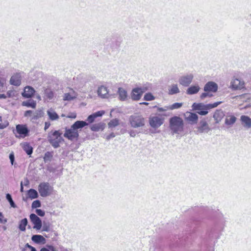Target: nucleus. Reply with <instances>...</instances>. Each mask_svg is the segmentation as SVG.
Returning a JSON list of instances; mask_svg holds the SVG:
<instances>
[{
  "label": "nucleus",
  "mask_w": 251,
  "mask_h": 251,
  "mask_svg": "<svg viewBox=\"0 0 251 251\" xmlns=\"http://www.w3.org/2000/svg\"><path fill=\"white\" fill-rule=\"evenodd\" d=\"M87 125L85 121H77L70 128L66 129L64 136L71 141L77 140L79 136L78 129Z\"/></svg>",
  "instance_id": "nucleus-1"
},
{
  "label": "nucleus",
  "mask_w": 251,
  "mask_h": 251,
  "mask_svg": "<svg viewBox=\"0 0 251 251\" xmlns=\"http://www.w3.org/2000/svg\"><path fill=\"white\" fill-rule=\"evenodd\" d=\"M170 128L173 134H179L183 131L184 122L182 118L174 116L169 121Z\"/></svg>",
  "instance_id": "nucleus-2"
},
{
  "label": "nucleus",
  "mask_w": 251,
  "mask_h": 251,
  "mask_svg": "<svg viewBox=\"0 0 251 251\" xmlns=\"http://www.w3.org/2000/svg\"><path fill=\"white\" fill-rule=\"evenodd\" d=\"M222 103L221 101L204 104L202 103H194L192 106L194 110H198V113L201 115H205L208 113V110L216 107Z\"/></svg>",
  "instance_id": "nucleus-3"
},
{
  "label": "nucleus",
  "mask_w": 251,
  "mask_h": 251,
  "mask_svg": "<svg viewBox=\"0 0 251 251\" xmlns=\"http://www.w3.org/2000/svg\"><path fill=\"white\" fill-rule=\"evenodd\" d=\"M48 141L54 148L59 147V144L63 141L61 133L59 131L50 132L48 134Z\"/></svg>",
  "instance_id": "nucleus-4"
},
{
  "label": "nucleus",
  "mask_w": 251,
  "mask_h": 251,
  "mask_svg": "<svg viewBox=\"0 0 251 251\" xmlns=\"http://www.w3.org/2000/svg\"><path fill=\"white\" fill-rule=\"evenodd\" d=\"M129 122L131 127L138 128L143 127L145 125V119L140 114L135 113L129 118Z\"/></svg>",
  "instance_id": "nucleus-5"
},
{
  "label": "nucleus",
  "mask_w": 251,
  "mask_h": 251,
  "mask_svg": "<svg viewBox=\"0 0 251 251\" xmlns=\"http://www.w3.org/2000/svg\"><path fill=\"white\" fill-rule=\"evenodd\" d=\"M38 190L41 197H46L52 194L53 188L48 182H43L38 185Z\"/></svg>",
  "instance_id": "nucleus-6"
},
{
  "label": "nucleus",
  "mask_w": 251,
  "mask_h": 251,
  "mask_svg": "<svg viewBox=\"0 0 251 251\" xmlns=\"http://www.w3.org/2000/svg\"><path fill=\"white\" fill-rule=\"evenodd\" d=\"M150 126L154 129H157L164 122V118L157 116H151L149 119Z\"/></svg>",
  "instance_id": "nucleus-7"
},
{
  "label": "nucleus",
  "mask_w": 251,
  "mask_h": 251,
  "mask_svg": "<svg viewBox=\"0 0 251 251\" xmlns=\"http://www.w3.org/2000/svg\"><path fill=\"white\" fill-rule=\"evenodd\" d=\"M148 89L146 87L135 88L133 89L131 93V98L133 100H138L140 99L143 93Z\"/></svg>",
  "instance_id": "nucleus-8"
},
{
  "label": "nucleus",
  "mask_w": 251,
  "mask_h": 251,
  "mask_svg": "<svg viewBox=\"0 0 251 251\" xmlns=\"http://www.w3.org/2000/svg\"><path fill=\"white\" fill-rule=\"evenodd\" d=\"M197 133L198 134L208 133L211 130L210 126L205 119H202L200 121L198 126L197 127Z\"/></svg>",
  "instance_id": "nucleus-9"
},
{
  "label": "nucleus",
  "mask_w": 251,
  "mask_h": 251,
  "mask_svg": "<svg viewBox=\"0 0 251 251\" xmlns=\"http://www.w3.org/2000/svg\"><path fill=\"white\" fill-rule=\"evenodd\" d=\"M193 78L194 75L192 74H186L180 77L178 82L183 86H188L192 82Z\"/></svg>",
  "instance_id": "nucleus-10"
},
{
  "label": "nucleus",
  "mask_w": 251,
  "mask_h": 251,
  "mask_svg": "<svg viewBox=\"0 0 251 251\" xmlns=\"http://www.w3.org/2000/svg\"><path fill=\"white\" fill-rule=\"evenodd\" d=\"M97 94L100 98L107 99L109 97V90L106 86L100 85L98 88Z\"/></svg>",
  "instance_id": "nucleus-11"
},
{
  "label": "nucleus",
  "mask_w": 251,
  "mask_h": 251,
  "mask_svg": "<svg viewBox=\"0 0 251 251\" xmlns=\"http://www.w3.org/2000/svg\"><path fill=\"white\" fill-rule=\"evenodd\" d=\"M30 219L32 223L34 225L33 228L36 230H39L42 227V221L41 219L35 214H31Z\"/></svg>",
  "instance_id": "nucleus-12"
},
{
  "label": "nucleus",
  "mask_w": 251,
  "mask_h": 251,
  "mask_svg": "<svg viewBox=\"0 0 251 251\" xmlns=\"http://www.w3.org/2000/svg\"><path fill=\"white\" fill-rule=\"evenodd\" d=\"M230 87L233 90L242 89L244 85V82L235 77H233L230 83Z\"/></svg>",
  "instance_id": "nucleus-13"
},
{
  "label": "nucleus",
  "mask_w": 251,
  "mask_h": 251,
  "mask_svg": "<svg viewBox=\"0 0 251 251\" xmlns=\"http://www.w3.org/2000/svg\"><path fill=\"white\" fill-rule=\"evenodd\" d=\"M16 128L17 133L19 134V135H16V137L18 138L25 137L29 131L25 125H18L16 126Z\"/></svg>",
  "instance_id": "nucleus-14"
},
{
  "label": "nucleus",
  "mask_w": 251,
  "mask_h": 251,
  "mask_svg": "<svg viewBox=\"0 0 251 251\" xmlns=\"http://www.w3.org/2000/svg\"><path fill=\"white\" fill-rule=\"evenodd\" d=\"M22 75L21 73L14 74L10 78V83L15 86H19L21 83Z\"/></svg>",
  "instance_id": "nucleus-15"
},
{
  "label": "nucleus",
  "mask_w": 251,
  "mask_h": 251,
  "mask_svg": "<svg viewBox=\"0 0 251 251\" xmlns=\"http://www.w3.org/2000/svg\"><path fill=\"white\" fill-rule=\"evenodd\" d=\"M218 85L214 82L209 81L204 86L205 92H216L218 90Z\"/></svg>",
  "instance_id": "nucleus-16"
},
{
  "label": "nucleus",
  "mask_w": 251,
  "mask_h": 251,
  "mask_svg": "<svg viewBox=\"0 0 251 251\" xmlns=\"http://www.w3.org/2000/svg\"><path fill=\"white\" fill-rule=\"evenodd\" d=\"M35 91L33 88L31 86H26L25 87L24 91L22 93V96L26 98H31L34 93Z\"/></svg>",
  "instance_id": "nucleus-17"
},
{
  "label": "nucleus",
  "mask_w": 251,
  "mask_h": 251,
  "mask_svg": "<svg viewBox=\"0 0 251 251\" xmlns=\"http://www.w3.org/2000/svg\"><path fill=\"white\" fill-rule=\"evenodd\" d=\"M240 120L243 126L246 128L251 127V119L245 115H242L240 117Z\"/></svg>",
  "instance_id": "nucleus-18"
},
{
  "label": "nucleus",
  "mask_w": 251,
  "mask_h": 251,
  "mask_svg": "<svg viewBox=\"0 0 251 251\" xmlns=\"http://www.w3.org/2000/svg\"><path fill=\"white\" fill-rule=\"evenodd\" d=\"M225 116V114L221 109L217 110L213 114V118L216 124L219 123Z\"/></svg>",
  "instance_id": "nucleus-19"
},
{
  "label": "nucleus",
  "mask_w": 251,
  "mask_h": 251,
  "mask_svg": "<svg viewBox=\"0 0 251 251\" xmlns=\"http://www.w3.org/2000/svg\"><path fill=\"white\" fill-rule=\"evenodd\" d=\"M104 114V111H99L95 113H93V114L89 115L87 119V121L88 122V123H87L88 124V125L89 124L92 123L93 122H94V121L96 118H97L98 117H100Z\"/></svg>",
  "instance_id": "nucleus-20"
},
{
  "label": "nucleus",
  "mask_w": 251,
  "mask_h": 251,
  "mask_svg": "<svg viewBox=\"0 0 251 251\" xmlns=\"http://www.w3.org/2000/svg\"><path fill=\"white\" fill-rule=\"evenodd\" d=\"M77 94L73 89L69 93H65L63 96L64 100H72L76 99Z\"/></svg>",
  "instance_id": "nucleus-21"
},
{
  "label": "nucleus",
  "mask_w": 251,
  "mask_h": 251,
  "mask_svg": "<svg viewBox=\"0 0 251 251\" xmlns=\"http://www.w3.org/2000/svg\"><path fill=\"white\" fill-rule=\"evenodd\" d=\"M185 116L187 121L192 123H197L198 116L196 114L191 112H186Z\"/></svg>",
  "instance_id": "nucleus-22"
},
{
  "label": "nucleus",
  "mask_w": 251,
  "mask_h": 251,
  "mask_svg": "<svg viewBox=\"0 0 251 251\" xmlns=\"http://www.w3.org/2000/svg\"><path fill=\"white\" fill-rule=\"evenodd\" d=\"M200 90L199 85H192L186 90V94L188 95H194L198 93Z\"/></svg>",
  "instance_id": "nucleus-23"
},
{
  "label": "nucleus",
  "mask_w": 251,
  "mask_h": 251,
  "mask_svg": "<svg viewBox=\"0 0 251 251\" xmlns=\"http://www.w3.org/2000/svg\"><path fill=\"white\" fill-rule=\"evenodd\" d=\"M118 93L119 95V99L122 101H125L127 99V94L126 91L123 88H119Z\"/></svg>",
  "instance_id": "nucleus-24"
},
{
  "label": "nucleus",
  "mask_w": 251,
  "mask_h": 251,
  "mask_svg": "<svg viewBox=\"0 0 251 251\" xmlns=\"http://www.w3.org/2000/svg\"><path fill=\"white\" fill-rule=\"evenodd\" d=\"M47 113L51 121L57 120L59 119V116L56 112L52 108L47 110Z\"/></svg>",
  "instance_id": "nucleus-25"
},
{
  "label": "nucleus",
  "mask_w": 251,
  "mask_h": 251,
  "mask_svg": "<svg viewBox=\"0 0 251 251\" xmlns=\"http://www.w3.org/2000/svg\"><path fill=\"white\" fill-rule=\"evenodd\" d=\"M31 240L33 242L36 244L45 243V238L41 235H34L31 237Z\"/></svg>",
  "instance_id": "nucleus-26"
},
{
  "label": "nucleus",
  "mask_w": 251,
  "mask_h": 251,
  "mask_svg": "<svg viewBox=\"0 0 251 251\" xmlns=\"http://www.w3.org/2000/svg\"><path fill=\"white\" fill-rule=\"evenodd\" d=\"M179 93V89L177 84H173L170 86L168 89V94L169 95H174Z\"/></svg>",
  "instance_id": "nucleus-27"
},
{
  "label": "nucleus",
  "mask_w": 251,
  "mask_h": 251,
  "mask_svg": "<svg viewBox=\"0 0 251 251\" xmlns=\"http://www.w3.org/2000/svg\"><path fill=\"white\" fill-rule=\"evenodd\" d=\"M23 150L28 155H30L32 153L33 149L31 146L27 143H24L21 144Z\"/></svg>",
  "instance_id": "nucleus-28"
},
{
  "label": "nucleus",
  "mask_w": 251,
  "mask_h": 251,
  "mask_svg": "<svg viewBox=\"0 0 251 251\" xmlns=\"http://www.w3.org/2000/svg\"><path fill=\"white\" fill-rule=\"evenodd\" d=\"M44 99L45 100H51L54 97V94L52 90L50 89L46 88L44 90Z\"/></svg>",
  "instance_id": "nucleus-29"
},
{
  "label": "nucleus",
  "mask_w": 251,
  "mask_h": 251,
  "mask_svg": "<svg viewBox=\"0 0 251 251\" xmlns=\"http://www.w3.org/2000/svg\"><path fill=\"white\" fill-rule=\"evenodd\" d=\"M236 121V118L232 115L226 116L225 119V124L228 126H232Z\"/></svg>",
  "instance_id": "nucleus-30"
},
{
  "label": "nucleus",
  "mask_w": 251,
  "mask_h": 251,
  "mask_svg": "<svg viewBox=\"0 0 251 251\" xmlns=\"http://www.w3.org/2000/svg\"><path fill=\"white\" fill-rule=\"evenodd\" d=\"M22 105L35 108L36 106V102L34 100H30L27 101H23Z\"/></svg>",
  "instance_id": "nucleus-31"
},
{
  "label": "nucleus",
  "mask_w": 251,
  "mask_h": 251,
  "mask_svg": "<svg viewBox=\"0 0 251 251\" xmlns=\"http://www.w3.org/2000/svg\"><path fill=\"white\" fill-rule=\"evenodd\" d=\"M27 224V220L26 218H24L20 221L19 228L20 230L24 231L25 230V227Z\"/></svg>",
  "instance_id": "nucleus-32"
},
{
  "label": "nucleus",
  "mask_w": 251,
  "mask_h": 251,
  "mask_svg": "<svg viewBox=\"0 0 251 251\" xmlns=\"http://www.w3.org/2000/svg\"><path fill=\"white\" fill-rule=\"evenodd\" d=\"M91 129L94 131H98L100 129L103 130V125L101 123L94 124L91 126Z\"/></svg>",
  "instance_id": "nucleus-33"
},
{
  "label": "nucleus",
  "mask_w": 251,
  "mask_h": 251,
  "mask_svg": "<svg viewBox=\"0 0 251 251\" xmlns=\"http://www.w3.org/2000/svg\"><path fill=\"white\" fill-rule=\"evenodd\" d=\"M28 197L31 199H36L38 197V194L37 191L33 189H30L28 191Z\"/></svg>",
  "instance_id": "nucleus-34"
},
{
  "label": "nucleus",
  "mask_w": 251,
  "mask_h": 251,
  "mask_svg": "<svg viewBox=\"0 0 251 251\" xmlns=\"http://www.w3.org/2000/svg\"><path fill=\"white\" fill-rule=\"evenodd\" d=\"M183 105L182 102H176L172 105H169V108L170 110H174L178 109L180 108Z\"/></svg>",
  "instance_id": "nucleus-35"
},
{
  "label": "nucleus",
  "mask_w": 251,
  "mask_h": 251,
  "mask_svg": "<svg viewBox=\"0 0 251 251\" xmlns=\"http://www.w3.org/2000/svg\"><path fill=\"white\" fill-rule=\"evenodd\" d=\"M155 99V97L151 93H146L144 97V100L147 101L153 100Z\"/></svg>",
  "instance_id": "nucleus-36"
},
{
  "label": "nucleus",
  "mask_w": 251,
  "mask_h": 251,
  "mask_svg": "<svg viewBox=\"0 0 251 251\" xmlns=\"http://www.w3.org/2000/svg\"><path fill=\"white\" fill-rule=\"evenodd\" d=\"M118 125H119V120L116 119H114L111 120L108 124V126L109 127H114L117 126Z\"/></svg>",
  "instance_id": "nucleus-37"
},
{
  "label": "nucleus",
  "mask_w": 251,
  "mask_h": 251,
  "mask_svg": "<svg viewBox=\"0 0 251 251\" xmlns=\"http://www.w3.org/2000/svg\"><path fill=\"white\" fill-rule=\"evenodd\" d=\"M6 199L7 200V201L9 202L10 204L11 207H14V208L16 207L13 201L12 200L11 195L9 194H6Z\"/></svg>",
  "instance_id": "nucleus-38"
},
{
  "label": "nucleus",
  "mask_w": 251,
  "mask_h": 251,
  "mask_svg": "<svg viewBox=\"0 0 251 251\" xmlns=\"http://www.w3.org/2000/svg\"><path fill=\"white\" fill-rule=\"evenodd\" d=\"M154 107H156L157 110L158 112H166L167 110H170L169 108V106H165L164 107H159L155 106Z\"/></svg>",
  "instance_id": "nucleus-39"
},
{
  "label": "nucleus",
  "mask_w": 251,
  "mask_h": 251,
  "mask_svg": "<svg viewBox=\"0 0 251 251\" xmlns=\"http://www.w3.org/2000/svg\"><path fill=\"white\" fill-rule=\"evenodd\" d=\"M41 206V203L39 200L34 201L32 203L33 208H38Z\"/></svg>",
  "instance_id": "nucleus-40"
},
{
  "label": "nucleus",
  "mask_w": 251,
  "mask_h": 251,
  "mask_svg": "<svg viewBox=\"0 0 251 251\" xmlns=\"http://www.w3.org/2000/svg\"><path fill=\"white\" fill-rule=\"evenodd\" d=\"M6 95L9 98L14 97L16 96V91L12 90H9L7 92Z\"/></svg>",
  "instance_id": "nucleus-41"
},
{
  "label": "nucleus",
  "mask_w": 251,
  "mask_h": 251,
  "mask_svg": "<svg viewBox=\"0 0 251 251\" xmlns=\"http://www.w3.org/2000/svg\"><path fill=\"white\" fill-rule=\"evenodd\" d=\"M35 212L38 215L41 217L44 216L45 214V211L40 209H36Z\"/></svg>",
  "instance_id": "nucleus-42"
},
{
  "label": "nucleus",
  "mask_w": 251,
  "mask_h": 251,
  "mask_svg": "<svg viewBox=\"0 0 251 251\" xmlns=\"http://www.w3.org/2000/svg\"><path fill=\"white\" fill-rule=\"evenodd\" d=\"M212 96V95H210L209 94L208 92H205L204 93H203L201 94V96H200V98L201 99H204L206 97H211Z\"/></svg>",
  "instance_id": "nucleus-43"
},
{
  "label": "nucleus",
  "mask_w": 251,
  "mask_h": 251,
  "mask_svg": "<svg viewBox=\"0 0 251 251\" xmlns=\"http://www.w3.org/2000/svg\"><path fill=\"white\" fill-rule=\"evenodd\" d=\"M14 154L13 152H12L9 154V159L10 160L11 164L12 165L14 164Z\"/></svg>",
  "instance_id": "nucleus-44"
},
{
  "label": "nucleus",
  "mask_w": 251,
  "mask_h": 251,
  "mask_svg": "<svg viewBox=\"0 0 251 251\" xmlns=\"http://www.w3.org/2000/svg\"><path fill=\"white\" fill-rule=\"evenodd\" d=\"M0 222L1 223H5L7 222V220L4 219L3 216L1 212H0Z\"/></svg>",
  "instance_id": "nucleus-45"
},
{
  "label": "nucleus",
  "mask_w": 251,
  "mask_h": 251,
  "mask_svg": "<svg viewBox=\"0 0 251 251\" xmlns=\"http://www.w3.org/2000/svg\"><path fill=\"white\" fill-rule=\"evenodd\" d=\"M67 117L69 118L75 119L76 117V114L75 113H73L69 114L67 116Z\"/></svg>",
  "instance_id": "nucleus-46"
},
{
  "label": "nucleus",
  "mask_w": 251,
  "mask_h": 251,
  "mask_svg": "<svg viewBox=\"0 0 251 251\" xmlns=\"http://www.w3.org/2000/svg\"><path fill=\"white\" fill-rule=\"evenodd\" d=\"M50 230V227L44 225L42 228V231H49Z\"/></svg>",
  "instance_id": "nucleus-47"
},
{
  "label": "nucleus",
  "mask_w": 251,
  "mask_h": 251,
  "mask_svg": "<svg viewBox=\"0 0 251 251\" xmlns=\"http://www.w3.org/2000/svg\"><path fill=\"white\" fill-rule=\"evenodd\" d=\"M25 247H27V248H28V249H30V250H31V251H33V250H35V249H36L34 247H32V246H30V245H29L28 243H27V244L25 245Z\"/></svg>",
  "instance_id": "nucleus-48"
},
{
  "label": "nucleus",
  "mask_w": 251,
  "mask_h": 251,
  "mask_svg": "<svg viewBox=\"0 0 251 251\" xmlns=\"http://www.w3.org/2000/svg\"><path fill=\"white\" fill-rule=\"evenodd\" d=\"M31 113H32V111L31 110L26 111L25 113V117L30 116Z\"/></svg>",
  "instance_id": "nucleus-49"
},
{
  "label": "nucleus",
  "mask_w": 251,
  "mask_h": 251,
  "mask_svg": "<svg viewBox=\"0 0 251 251\" xmlns=\"http://www.w3.org/2000/svg\"><path fill=\"white\" fill-rule=\"evenodd\" d=\"M50 126V124L49 122H46L45 124V130H47Z\"/></svg>",
  "instance_id": "nucleus-50"
},
{
  "label": "nucleus",
  "mask_w": 251,
  "mask_h": 251,
  "mask_svg": "<svg viewBox=\"0 0 251 251\" xmlns=\"http://www.w3.org/2000/svg\"><path fill=\"white\" fill-rule=\"evenodd\" d=\"M49 249L51 251H57L55 249V248L51 246V245H50V246H48Z\"/></svg>",
  "instance_id": "nucleus-51"
},
{
  "label": "nucleus",
  "mask_w": 251,
  "mask_h": 251,
  "mask_svg": "<svg viewBox=\"0 0 251 251\" xmlns=\"http://www.w3.org/2000/svg\"><path fill=\"white\" fill-rule=\"evenodd\" d=\"M130 136L131 137H135L136 136V133L135 131L131 130L129 132Z\"/></svg>",
  "instance_id": "nucleus-52"
},
{
  "label": "nucleus",
  "mask_w": 251,
  "mask_h": 251,
  "mask_svg": "<svg viewBox=\"0 0 251 251\" xmlns=\"http://www.w3.org/2000/svg\"><path fill=\"white\" fill-rule=\"evenodd\" d=\"M7 96L4 94H0V99H6Z\"/></svg>",
  "instance_id": "nucleus-53"
},
{
  "label": "nucleus",
  "mask_w": 251,
  "mask_h": 251,
  "mask_svg": "<svg viewBox=\"0 0 251 251\" xmlns=\"http://www.w3.org/2000/svg\"><path fill=\"white\" fill-rule=\"evenodd\" d=\"M1 118L0 117V129L3 128L4 127V126L1 123Z\"/></svg>",
  "instance_id": "nucleus-54"
},
{
  "label": "nucleus",
  "mask_w": 251,
  "mask_h": 251,
  "mask_svg": "<svg viewBox=\"0 0 251 251\" xmlns=\"http://www.w3.org/2000/svg\"><path fill=\"white\" fill-rule=\"evenodd\" d=\"M40 251H50V250L46 248H43L40 250Z\"/></svg>",
  "instance_id": "nucleus-55"
},
{
  "label": "nucleus",
  "mask_w": 251,
  "mask_h": 251,
  "mask_svg": "<svg viewBox=\"0 0 251 251\" xmlns=\"http://www.w3.org/2000/svg\"><path fill=\"white\" fill-rule=\"evenodd\" d=\"M114 137V135L113 134V133L112 134H111L109 136H108L107 137V139H110L111 137Z\"/></svg>",
  "instance_id": "nucleus-56"
},
{
  "label": "nucleus",
  "mask_w": 251,
  "mask_h": 251,
  "mask_svg": "<svg viewBox=\"0 0 251 251\" xmlns=\"http://www.w3.org/2000/svg\"><path fill=\"white\" fill-rule=\"evenodd\" d=\"M23 189H24V188H23V183L22 182L21 183V191L23 192Z\"/></svg>",
  "instance_id": "nucleus-57"
},
{
  "label": "nucleus",
  "mask_w": 251,
  "mask_h": 251,
  "mask_svg": "<svg viewBox=\"0 0 251 251\" xmlns=\"http://www.w3.org/2000/svg\"><path fill=\"white\" fill-rule=\"evenodd\" d=\"M140 104H144V105H148L149 104V103L148 102H141L140 103Z\"/></svg>",
  "instance_id": "nucleus-58"
},
{
  "label": "nucleus",
  "mask_w": 251,
  "mask_h": 251,
  "mask_svg": "<svg viewBox=\"0 0 251 251\" xmlns=\"http://www.w3.org/2000/svg\"><path fill=\"white\" fill-rule=\"evenodd\" d=\"M37 98L39 100H41V97H40L39 95L37 96Z\"/></svg>",
  "instance_id": "nucleus-59"
},
{
  "label": "nucleus",
  "mask_w": 251,
  "mask_h": 251,
  "mask_svg": "<svg viewBox=\"0 0 251 251\" xmlns=\"http://www.w3.org/2000/svg\"><path fill=\"white\" fill-rule=\"evenodd\" d=\"M28 184V180H26V182H25V185H27Z\"/></svg>",
  "instance_id": "nucleus-60"
},
{
  "label": "nucleus",
  "mask_w": 251,
  "mask_h": 251,
  "mask_svg": "<svg viewBox=\"0 0 251 251\" xmlns=\"http://www.w3.org/2000/svg\"><path fill=\"white\" fill-rule=\"evenodd\" d=\"M1 80H2L0 79V84L1 85H2L3 84V82H1Z\"/></svg>",
  "instance_id": "nucleus-61"
},
{
  "label": "nucleus",
  "mask_w": 251,
  "mask_h": 251,
  "mask_svg": "<svg viewBox=\"0 0 251 251\" xmlns=\"http://www.w3.org/2000/svg\"><path fill=\"white\" fill-rule=\"evenodd\" d=\"M63 251H69L67 249H64Z\"/></svg>",
  "instance_id": "nucleus-62"
},
{
  "label": "nucleus",
  "mask_w": 251,
  "mask_h": 251,
  "mask_svg": "<svg viewBox=\"0 0 251 251\" xmlns=\"http://www.w3.org/2000/svg\"><path fill=\"white\" fill-rule=\"evenodd\" d=\"M33 251H36V250L35 249V250H33Z\"/></svg>",
  "instance_id": "nucleus-63"
}]
</instances>
